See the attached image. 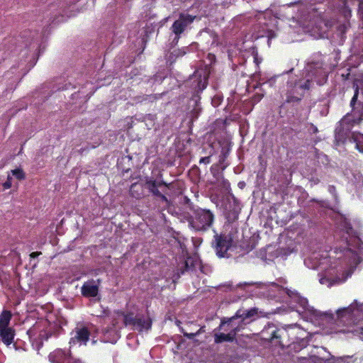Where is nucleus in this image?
<instances>
[{
  "label": "nucleus",
  "instance_id": "27",
  "mask_svg": "<svg viewBox=\"0 0 363 363\" xmlns=\"http://www.w3.org/2000/svg\"><path fill=\"white\" fill-rule=\"evenodd\" d=\"M341 13L346 20L349 19L352 16V11L345 2L342 7Z\"/></svg>",
  "mask_w": 363,
  "mask_h": 363
},
{
  "label": "nucleus",
  "instance_id": "6",
  "mask_svg": "<svg viewBox=\"0 0 363 363\" xmlns=\"http://www.w3.org/2000/svg\"><path fill=\"white\" fill-rule=\"evenodd\" d=\"M286 333L284 329H279L273 323H268L261 331L262 337L271 342L282 345L281 337Z\"/></svg>",
  "mask_w": 363,
  "mask_h": 363
},
{
  "label": "nucleus",
  "instance_id": "11",
  "mask_svg": "<svg viewBox=\"0 0 363 363\" xmlns=\"http://www.w3.org/2000/svg\"><path fill=\"white\" fill-rule=\"evenodd\" d=\"M239 333V328L233 330V331H228L227 334L223 333H218L214 334V342L216 344L223 343L224 342H232L235 340V337Z\"/></svg>",
  "mask_w": 363,
  "mask_h": 363
},
{
  "label": "nucleus",
  "instance_id": "1",
  "mask_svg": "<svg viewBox=\"0 0 363 363\" xmlns=\"http://www.w3.org/2000/svg\"><path fill=\"white\" fill-rule=\"evenodd\" d=\"M338 326L345 327L344 331L351 333L363 339V303L354 301L347 307L339 308L336 314L325 313Z\"/></svg>",
  "mask_w": 363,
  "mask_h": 363
},
{
  "label": "nucleus",
  "instance_id": "12",
  "mask_svg": "<svg viewBox=\"0 0 363 363\" xmlns=\"http://www.w3.org/2000/svg\"><path fill=\"white\" fill-rule=\"evenodd\" d=\"M196 261L191 257H187L184 262L183 267L179 269V272L174 275V283L176 282L177 279H179L181 275L184 274L186 272H192L196 268Z\"/></svg>",
  "mask_w": 363,
  "mask_h": 363
},
{
  "label": "nucleus",
  "instance_id": "35",
  "mask_svg": "<svg viewBox=\"0 0 363 363\" xmlns=\"http://www.w3.org/2000/svg\"><path fill=\"white\" fill-rule=\"evenodd\" d=\"M116 325V323L115 321H113L112 326L113 328H115Z\"/></svg>",
  "mask_w": 363,
  "mask_h": 363
},
{
  "label": "nucleus",
  "instance_id": "33",
  "mask_svg": "<svg viewBox=\"0 0 363 363\" xmlns=\"http://www.w3.org/2000/svg\"><path fill=\"white\" fill-rule=\"evenodd\" d=\"M111 330H112V328H110V329L108 328H104L103 330V333H104V335H106L107 333H108Z\"/></svg>",
  "mask_w": 363,
  "mask_h": 363
},
{
  "label": "nucleus",
  "instance_id": "34",
  "mask_svg": "<svg viewBox=\"0 0 363 363\" xmlns=\"http://www.w3.org/2000/svg\"><path fill=\"white\" fill-rule=\"evenodd\" d=\"M312 130L313 133H316L318 132V128L313 125H312Z\"/></svg>",
  "mask_w": 363,
  "mask_h": 363
},
{
  "label": "nucleus",
  "instance_id": "10",
  "mask_svg": "<svg viewBox=\"0 0 363 363\" xmlns=\"http://www.w3.org/2000/svg\"><path fill=\"white\" fill-rule=\"evenodd\" d=\"M215 238L216 241V255L219 257H224L230 246V241L227 239L226 236L225 235H216Z\"/></svg>",
  "mask_w": 363,
  "mask_h": 363
},
{
  "label": "nucleus",
  "instance_id": "21",
  "mask_svg": "<svg viewBox=\"0 0 363 363\" xmlns=\"http://www.w3.org/2000/svg\"><path fill=\"white\" fill-rule=\"evenodd\" d=\"M231 150L230 145L228 143L221 145L220 154L219 155V162L223 163L228 157Z\"/></svg>",
  "mask_w": 363,
  "mask_h": 363
},
{
  "label": "nucleus",
  "instance_id": "24",
  "mask_svg": "<svg viewBox=\"0 0 363 363\" xmlns=\"http://www.w3.org/2000/svg\"><path fill=\"white\" fill-rule=\"evenodd\" d=\"M159 186L161 188L164 186L167 189H170L172 187V183H167L163 179V174L162 171H159L158 174L157 175Z\"/></svg>",
  "mask_w": 363,
  "mask_h": 363
},
{
  "label": "nucleus",
  "instance_id": "15",
  "mask_svg": "<svg viewBox=\"0 0 363 363\" xmlns=\"http://www.w3.org/2000/svg\"><path fill=\"white\" fill-rule=\"evenodd\" d=\"M15 330L12 328L0 329V337L5 345H10L13 342Z\"/></svg>",
  "mask_w": 363,
  "mask_h": 363
},
{
  "label": "nucleus",
  "instance_id": "16",
  "mask_svg": "<svg viewBox=\"0 0 363 363\" xmlns=\"http://www.w3.org/2000/svg\"><path fill=\"white\" fill-rule=\"evenodd\" d=\"M152 327V320L150 318H144L143 316L137 315L135 320V326L134 329L138 330L139 332L143 330H148Z\"/></svg>",
  "mask_w": 363,
  "mask_h": 363
},
{
  "label": "nucleus",
  "instance_id": "2",
  "mask_svg": "<svg viewBox=\"0 0 363 363\" xmlns=\"http://www.w3.org/2000/svg\"><path fill=\"white\" fill-rule=\"evenodd\" d=\"M257 316L258 308L256 307L249 310L240 308L232 317L222 318L220 323L216 330L233 331L236 328V330L239 328L240 332L245 328V325L255 320Z\"/></svg>",
  "mask_w": 363,
  "mask_h": 363
},
{
  "label": "nucleus",
  "instance_id": "3",
  "mask_svg": "<svg viewBox=\"0 0 363 363\" xmlns=\"http://www.w3.org/2000/svg\"><path fill=\"white\" fill-rule=\"evenodd\" d=\"M323 61H311L306 64L304 69V81L301 87L310 89L312 86V82H315L318 85H323L328 79L327 72L323 67Z\"/></svg>",
  "mask_w": 363,
  "mask_h": 363
},
{
  "label": "nucleus",
  "instance_id": "14",
  "mask_svg": "<svg viewBox=\"0 0 363 363\" xmlns=\"http://www.w3.org/2000/svg\"><path fill=\"white\" fill-rule=\"evenodd\" d=\"M81 293L86 298L96 297L99 294V286L90 282H85L82 286Z\"/></svg>",
  "mask_w": 363,
  "mask_h": 363
},
{
  "label": "nucleus",
  "instance_id": "29",
  "mask_svg": "<svg viewBox=\"0 0 363 363\" xmlns=\"http://www.w3.org/2000/svg\"><path fill=\"white\" fill-rule=\"evenodd\" d=\"M253 58H254L255 63L257 65V67H259V65L262 62V59L258 57V55L257 52L253 53Z\"/></svg>",
  "mask_w": 363,
  "mask_h": 363
},
{
  "label": "nucleus",
  "instance_id": "25",
  "mask_svg": "<svg viewBox=\"0 0 363 363\" xmlns=\"http://www.w3.org/2000/svg\"><path fill=\"white\" fill-rule=\"evenodd\" d=\"M11 173L18 180H23L26 178L25 172L21 168L11 170Z\"/></svg>",
  "mask_w": 363,
  "mask_h": 363
},
{
  "label": "nucleus",
  "instance_id": "32",
  "mask_svg": "<svg viewBox=\"0 0 363 363\" xmlns=\"http://www.w3.org/2000/svg\"><path fill=\"white\" fill-rule=\"evenodd\" d=\"M186 54V52L184 51V50H177V53L175 54L176 56L179 57V56H183Z\"/></svg>",
  "mask_w": 363,
  "mask_h": 363
},
{
  "label": "nucleus",
  "instance_id": "7",
  "mask_svg": "<svg viewBox=\"0 0 363 363\" xmlns=\"http://www.w3.org/2000/svg\"><path fill=\"white\" fill-rule=\"evenodd\" d=\"M145 186L148 193L155 199L165 203L167 206L169 205L170 201L166 196L165 194H163L159 189L160 187L158 184L157 177L156 178L152 177H146L145 178Z\"/></svg>",
  "mask_w": 363,
  "mask_h": 363
},
{
  "label": "nucleus",
  "instance_id": "5",
  "mask_svg": "<svg viewBox=\"0 0 363 363\" xmlns=\"http://www.w3.org/2000/svg\"><path fill=\"white\" fill-rule=\"evenodd\" d=\"M302 80H298L295 82H287L286 85V102L289 103H295L299 102L301 101L302 98L304 96L305 91H308V89H303L301 87V85L303 84Z\"/></svg>",
  "mask_w": 363,
  "mask_h": 363
},
{
  "label": "nucleus",
  "instance_id": "26",
  "mask_svg": "<svg viewBox=\"0 0 363 363\" xmlns=\"http://www.w3.org/2000/svg\"><path fill=\"white\" fill-rule=\"evenodd\" d=\"M210 146L212 150L210 152L209 155L201 157L199 160V164H208L211 162V156L215 153V150H213V144H211Z\"/></svg>",
  "mask_w": 363,
  "mask_h": 363
},
{
  "label": "nucleus",
  "instance_id": "19",
  "mask_svg": "<svg viewBox=\"0 0 363 363\" xmlns=\"http://www.w3.org/2000/svg\"><path fill=\"white\" fill-rule=\"evenodd\" d=\"M116 313L118 316L123 317V323L125 326H135V320L137 315H134L133 313H125L124 312L122 311H117L116 312Z\"/></svg>",
  "mask_w": 363,
  "mask_h": 363
},
{
  "label": "nucleus",
  "instance_id": "30",
  "mask_svg": "<svg viewBox=\"0 0 363 363\" xmlns=\"http://www.w3.org/2000/svg\"><path fill=\"white\" fill-rule=\"evenodd\" d=\"M345 231L347 234H350L352 231V225L350 223L346 222L345 224Z\"/></svg>",
  "mask_w": 363,
  "mask_h": 363
},
{
  "label": "nucleus",
  "instance_id": "8",
  "mask_svg": "<svg viewBox=\"0 0 363 363\" xmlns=\"http://www.w3.org/2000/svg\"><path fill=\"white\" fill-rule=\"evenodd\" d=\"M196 18V16L188 13H182L179 14L178 19L173 23L171 27V30L176 35L177 40L179 39L180 35L194 22Z\"/></svg>",
  "mask_w": 363,
  "mask_h": 363
},
{
  "label": "nucleus",
  "instance_id": "20",
  "mask_svg": "<svg viewBox=\"0 0 363 363\" xmlns=\"http://www.w3.org/2000/svg\"><path fill=\"white\" fill-rule=\"evenodd\" d=\"M12 314L10 311L4 310L0 315V329L9 328Z\"/></svg>",
  "mask_w": 363,
  "mask_h": 363
},
{
  "label": "nucleus",
  "instance_id": "31",
  "mask_svg": "<svg viewBox=\"0 0 363 363\" xmlns=\"http://www.w3.org/2000/svg\"><path fill=\"white\" fill-rule=\"evenodd\" d=\"M40 255H41V252H33L30 254V257L35 259L37 258Z\"/></svg>",
  "mask_w": 363,
  "mask_h": 363
},
{
  "label": "nucleus",
  "instance_id": "23",
  "mask_svg": "<svg viewBox=\"0 0 363 363\" xmlns=\"http://www.w3.org/2000/svg\"><path fill=\"white\" fill-rule=\"evenodd\" d=\"M203 328L204 327H201L195 333H187L186 331H184V330L181 328H180V331L182 333L184 337H186V338L189 339V340H191V339H194L196 336L199 335V334H201L203 331Z\"/></svg>",
  "mask_w": 363,
  "mask_h": 363
},
{
  "label": "nucleus",
  "instance_id": "28",
  "mask_svg": "<svg viewBox=\"0 0 363 363\" xmlns=\"http://www.w3.org/2000/svg\"><path fill=\"white\" fill-rule=\"evenodd\" d=\"M12 178L11 176H8L6 181L3 184V187L4 189H9L11 187L12 182H11Z\"/></svg>",
  "mask_w": 363,
  "mask_h": 363
},
{
  "label": "nucleus",
  "instance_id": "22",
  "mask_svg": "<svg viewBox=\"0 0 363 363\" xmlns=\"http://www.w3.org/2000/svg\"><path fill=\"white\" fill-rule=\"evenodd\" d=\"M52 355L58 358V359L56 360L57 363H61L67 357L65 351L61 349H58L54 351Z\"/></svg>",
  "mask_w": 363,
  "mask_h": 363
},
{
  "label": "nucleus",
  "instance_id": "9",
  "mask_svg": "<svg viewBox=\"0 0 363 363\" xmlns=\"http://www.w3.org/2000/svg\"><path fill=\"white\" fill-rule=\"evenodd\" d=\"M73 336L70 338L69 344L70 347L77 344L86 345L90 337V331L86 327H77L72 331Z\"/></svg>",
  "mask_w": 363,
  "mask_h": 363
},
{
  "label": "nucleus",
  "instance_id": "4",
  "mask_svg": "<svg viewBox=\"0 0 363 363\" xmlns=\"http://www.w3.org/2000/svg\"><path fill=\"white\" fill-rule=\"evenodd\" d=\"M213 220L214 214L210 210L198 208L193 210L190 223L196 230L201 231L208 229Z\"/></svg>",
  "mask_w": 363,
  "mask_h": 363
},
{
  "label": "nucleus",
  "instance_id": "13",
  "mask_svg": "<svg viewBox=\"0 0 363 363\" xmlns=\"http://www.w3.org/2000/svg\"><path fill=\"white\" fill-rule=\"evenodd\" d=\"M145 182H135L131 184L130 187V195L136 199H140L145 196Z\"/></svg>",
  "mask_w": 363,
  "mask_h": 363
},
{
  "label": "nucleus",
  "instance_id": "18",
  "mask_svg": "<svg viewBox=\"0 0 363 363\" xmlns=\"http://www.w3.org/2000/svg\"><path fill=\"white\" fill-rule=\"evenodd\" d=\"M210 170L216 182H222L224 186L229 184L228 181L224 178L222 171L220 170V166L218 164H213L211 167Z\"/></svg>",
  "mask_w": 363,
  "mask_h": 363
},
{
  "label": "nucleus",
  "instance_id": "17",
  "mask_svg": "<svg viewBox=\"0 0 363 363\" xmlns=\"http://www.w3.org/2000/svg\"><path fill=\"white\" fill-rule=\"evenodd\" d=\"M361 359H359L357 357L354 356H346L341 357L337 358H332L330 359H327L324 362L322 360H318V362L315 363H360Z\"/></svg>",
  "mask_w": 363,
  "mask_h": 363
}]
</instances>
